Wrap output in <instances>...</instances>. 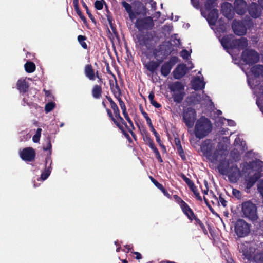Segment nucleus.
Instances as JSON below:
<instances>
[{"instance_id":"nucleus-1","label":"nucleus","mask_w":263,"mask_h":263,"mask_svg":"<svg viewBox=\"0 0 263 263\" xmlns=\"http://www.w3.org/2000/svg\"><path fill=\"white\" fill-rule=\"evenodd\" d=\"M223 143H217L215 140L206 139L202 143L200 147L203 155L211 163L215 164L218 159L228 154L229 139L223 138Z\"/></svg>"},{"instance_id":"nucleus-2","label":"nucleus","mask_w":263,"mask_h":263,"mask_svg":"<svg viewBox=\"0 0 263 263\" xmlns=\"http://www.w3.org/2000/svg\"><path fill=\"white\" fill-rule=\"evenodd\" d=\"M216 1L207 0L204 8L201 9L202 15L206 18L211 26L216 25L218 16V10L215 8L217 6Z\"/></svg>"},{"instance_id":"nucleus-3","label":"nucleus","mask_w":263,"mask_h":263,"mask_svg":"<svg viewBox=\"0 0 263 263\" xmlns=\"http://www.w3.org/2000/svg\"><path fill=\"white\" fill-rule=\"evenodd\" d=\"M212 129L210 121L205 117H201L196 123L194 133L197 138L202 139L208 135Z\"/></svg>"},{"instance_id":"nucleus-4","label":"nucleus","mask_w":263,"mask_h":263,"mask_svg":"<svg viewBox=\"0 0 263 263\" xmlns=\"http://www.w3.org/2000/svg\"><path fill=\"white\" fill-rule=\"evenodd\" d=\"M242 217L254 221L257 220V208L256 205L250 200L243 202L241 206Z\"/></svg>"},{"instance_id":"nucleus-5","label":"nucleus","mask_w":263,"mask_h":263,"mask_svg":"<svg viewBox=\"0 0 263 263\" xmlns=\"http://www.w3.org/2000/svg\"><path fill=\"white\" fill-rule=\"evenodd\" d=\"M220 42L224 48H234L242 49L248 46L247 40L244 37L231 41L229 37L226 36L222 38Z\"/></svg>"},{"instance_id":"nucleus-6","label":"nucleus","mask_w":263,"mask_h":263,"mask_svg":"<svg viewBox=\"0 0 263 263\" xmlns=\"http://www.w3.org/2000/svg\"><path fill=\"white\" fill-rule=\"evenodd\" d=\"M252 166L255 172L248 181L247 187H251L259 178L263 176V162L256 160L252 162Z\"/></svg>"},{"instance_id":"nucleus-7","label":"nucleus","mask_w":263,"mask_h":263,"mask_svg":"<svg viewBox=\"0 0 263 263\" xmlns=\"http://www.w3.org/2000/svg\"><path fill=\"white\" fill-rule=\"evenodd\" d=\"M235 231L238 237H245L249 233L250 227L245 221L240 219L236 223Z\"/></svg>"},{"instance_id":"nucleus-8","label":"nucleus","mask_w":263,"mask_h":263,"mask_svg":"<svg viewBox=\"0 0 263 263\" xmlns=\"http://www.w3.org/2000/svg\"><path fill=\"white\" fill-rule=\"evenodd\" d=\"M242 60L247 64H252L256 63L259 60L258 54L252 50H246L244 51L241 55Z\"/></svg>"},{"instance_id":"nucleus-9","label":"nucleus","mask_w":263,"mask_h":263,"mask_svg":"<svg viewBox=\"0 0 263 263\" xmlns=\"http://www.w3.org/2000/svg\"><path fill=\"white\" fill-rule=\"evenodd\" d=\"M196 116V111L192 108H188L184 111L183 120L187 127H192L193 126Z\"/></svg>"},{"instance_id":"nucleus-10","label":"nucleus","mask_w":263,"mask_h":263,"mask_svg":"<svg viewBox=\"0 0 263 263\" xmlns=\"http://www.w3.org/2000/svg\"><path fill=\"white\" fill-rule=\"evenodd\" d=\"M35 150L31 147L24 148L20 153L21 159L24 161L28 162L33 161L35 158Z\"/></svg>"},{"instance_id":"nucleus-11","label":"nucleus","mask_w":263,"mask_h":263,"mask_svg":"<svg viewBox=\"0 0 263 263\" xmlns=\"http://www.w3.org/2000/svg\"><path fill=\"white\" fill-rule=\"evenodd\" d=\"M227 175L231 182L235 183L239 179L241 174L240 170L235 164H232Z\"/></svg>"},{"instance_id":"nucleus-12","label":"nucleus","mask_w":263,"mask_h":263,"mask_svg":"<svg viewBox=\"0 0 263 263\" xmlns=\"http://www.w3.org/2000/svg\"><path fill=\"white\" fill-rule=\"evenodd\" d=\"M227 155L221 158V159H218L217 162L219 164L218 166L219 172L222 175H225L228 173V171L230 169V166L232 164H234L232 162H230L226 158Z\"/></svg>"},{"instance_id":"nucleus-13","label":"nucleus","mask_w":263,"mask_h":263,"mask_svg":"<svg viewBox=\"0 0 263 263\" xmlns=\"http://www.w3.org/2000/svg\"><path fill=\"white\" fill-rule=\"evenodd\" d=\"M109 101L110 103L111 107L112 109L115 116V118H112V120L117 126L120 127V123H122V124H124V120L120 116L119 110L116 104L111 99H109Z\"/></svg>"},{"instance_id":"nucleus-14","label":"nucleus","mask_w":263,"mask_h":263,"mask_svg":"<svg viewBox=\"0 0 263 263\" xmlns=\"http://www.w3.org/2000/svg\"><path fill=\"white\" fill-rule=\"evenodd\" d=\"M178 62V58L176 57L171 58L169 61L164 63L161 67V72L162 75L166 77L170 73L173 66Z\"/></svg>"},{"instance_id":"nucleus-15","label":"nucleus","mask_w":263,"mask_h":263,"mask_svg":"<svg viewBox=\"0 0 263 263\" xmlns=\"http://www.w3.org/2000/svg\"><path fill=\"white\" fill-rule=\"evenodd\" d=\"M234 10L238 15L244 14L247 10V4L244 0H235Z\"/></svg>"},{"instance_id":"nucleus-16","label":"nucleus","mask_w":263,"mask_h":263,"mask_svg":"<svg viewBox=\"0 0 263 263\" xmlns=\"http://www.w3.org/2000/svg\"><path fill=\"white\" fill-rule=\"evenodd\" d=\"M232 27L234 32L238 35H243L246 33V27L242 22L234 20Z\"/></svg>"},{"instance_id":"nucleus-17","label":"nucleus","mask_w":263,"mask_h":263,"mask_svg":"<svg viewBox=\"0 0 263 263\" xmlns=\"http://www.w3.org/2000/svg\"><path fill=\"white\" fill-rule=\"evenodd\" d=\"M188 69L185 64H179L174 70L173 73L174 78L179 79L183 77L187 72Z\"/></svg>"},{"instance_id":"nucleus-18","label":"nucleus","mask_w":263,"mask_h":263,"mask_svg":"<svg viewBox=\"0 0 263 263\" xmlns=\"http://www.w3.org/2000/svg\"><path fill=\"white\" fill-rule=\"evenodd\" d=\"M248 12L250 15L254 18L258 17L261 14V9L258 5L254 2H252L248 8Z\"/></svg>"},{"instance_id":"nucleus-19","label":"nucleus","mask_w":263,"mask_h":263,"mask_svg":"<svg viewBox=\"0 0 263 263\" xmlns=\"http://www.w3.org/2000/svg\"><path fill=\"white\" fill-rule=\"evenodd\" d=\"M232 8V5L228 2L224 3L221 5L222 13L228 19H232L234 16Z\"/></svg>"},{"instance_id":"nucleus-20","label":"nucleus","mask_w":263,"mask_h":263,"mask_svg":"<svg viewBox=\"0 0 263 263\" xmlns=\"http://www.w3.org/2000/svg\"><path fill=\"white\" fill-rule=\"evenodd\" d=\"M29 84L26 79H20L16 83V88L21 93L24 94L27 92L29 89Z\"/></svg>"},{"instance_id":"nucleus-21","label":"nucleus","mask_w":263,"mask_h":263,"mask_svg":"<svg viewBox=\"0 0 263 263\" xmlns=\"http://www.w3.org/2000/svg\"><path fill=\"white\" fill-rule=\"evenodd\" d=\"M84 73L86 77L91 81L95 80L96 77H98L97 72L96 74L92 66L89 64H87L85 66Z\"/></svg>"},{"instance_id":"nucleus-22","label":"nucleus","mask_w":263,"mask_h":263,"mask_svg":"<svg viewBox=\"0 0 263 263\" xmlns=\"http://www.w3.org/2000/svg\"><path fill=\"white\" fill-rule=\"evenodd\" d=\"M234 144L237 153V155L236 156V159H238V156L243 153L246 149L245 146V143L241 140L240 138L238 137L235 139Z\"/></svg>"},{"instance_id":"nucleus-23","label":"nucleus","mask_w":263,"mask_h":263,"mask_svg":"<svg viewBox=\"0 0 263 263\" xmlns=\"http://www.w3.org/2000/svg\"><path fill=\"white\" fill-rule=\"evenodd\" d=\"M192 86L194 89L199 90L204 88L205 83L203 81V77H195L192 82Z\"/></svg>"},{"instance_id":"nucleus-24","label":"nucleus","mask_w":263,"mask_h":263,"mask_svg":"<svg viewBox=\"0 0 263 263\" xmlns=\"http://www.w3.org/2000/svg\"><path fill=\"white\" fill-rule=\"evenodd\" d=\"M162 60H158V61H149L145 64V66L151 72H154L159 67Z\"/></svg>"},{"instance_id":"nucleus-25","label":"nucleus","mask_w":263,"mask_h":263,"mask_svg":"<svg viewBox=\"0 0 263 263\" xmlns=\"http://www.w3.org/2000/svg\"><path fill=\"white\" fill-rule=\"evenodd\" d=\"M180 205L184 213L190 219H192L194 217V214L191 209L187 205V204L183 201L181 200Z\"/></svg>"},{"instance_id":"nucleus-26","label":"nucleus","mask_w":263,"mask_h":263,"mask_svg":"<svg viewBox=\"0 0 263 263\" xmlns=\"http://www.w3.org/2000/svg\"><path fill=\"white\" fill-rule=\"evenodd\" d=\"M169 88L173 92L184 91L183 85L179 82H176L170 85Z\"/></svg>"},{"instance_id":"nucleus-27","label":"nucleus","mask_w":263,"mask_h":263,"mask_svg":"<svg viewBox=\"0 0 263 263\" xmlns=\"http://www.w3.org/2000/svg\"><path fill=\"white\" fill-rule=\"evenodd\" d=\"M24 68L27 72L32 73L35 70L36 66L33 62L27 61L24 65Z\"/></svg>"},{"instance_id":"nucleus-28","label":"nucleus","mask_w":263,"mask_h":263,"mask_svg":"<svg viewBox=\"0 0 263 263\" xmlns=\"http://www.w3.org/2000/svg\"><path fill=\"white\" fill-rule=\"evenodd\" d=\"M101 92L102 88L100 86L96 85L93 86L92 90V95L95 98H99L101 96Z\"/></svg>"},{"instance_id":"nucleus-29","label":"nucleus","mask_w":263,"mask_h":263,"mask_svg":"<svg viewBox=\"0 0 263 263\" xmlns=\"http://www.w3.org/2000/svg\"><path fill=\"white\" fill-rule=\"evenodd\" d=\"M184 91L173 92V97L175 102L179 103L183 98Z\"/></svg>"},{"instance_id":"nucleus-30","label":"nucleus","mask_w":263,"mask_h":263,"mask_svg":"<svg viewBox=\"0 0 263 263\" xmlns=\"http://www.w3.org/2000/svg\"><path fill=\"white\" fill-rule=\"evenodd\" d=\"M121 4L126 12L128 13L129 17H132V6L125 1H122Z\"/></svg>"},{"instance_id":"nucleus-31","label":"nucleus","mask_w":263,"mask_h":263,"mask_svg":"<svg viewBox=\"0 0 263 263\" xmlns=\"http://www.w3.org/2000/svg\"><path fill=\"white\" fill-rule=\"evenodd\" d=\"M86 37L83 35H79L78 36V41L81 46L85 49H87V45L86 43Z\"/></svg>"},{"instance_id":"nucleus-32","label":"nucleus","mask_w":263,"mask_h":263,"mask_svg":"<svg viewBox=\"0 0 263 263\" xmlns=\"http://www.w3.org/2000/svg\"><path fill=\"white\" fill-rule=\"evenodd\" d=\"M50 154H48L45 158V168H47L52 170L51 165L52 163Z\"/></svg>"},{"instance_id":"nucleus-33","label":"nucleus","mask_w":263,"mask_h":263,"mask_svg":"<svg viewBox=\"0 0 263 263\" xmlns=\"http://www.w3.org/2000/svg\"><path fill=\"white\" fill-rule=\"evenodd\" d=\"M42 129L38 128L36 130L35 134L32 137V141L34 143H37L39 142L40 137L41 136Z\"/></svg>"},{"instance_id":"nucleus-34","label":"nucleus","mask_w":263,"mask_h":263,"mask_svg":"<svg viewBox=\"0 0 263 263\" xmlns=\"http://www.w3.org/2000/svg\"><path fill=\"white\" fill-rule=\"evenodd\" d=\"M51 170L49 168H45L44 171L42 173L41 179L42 180H45L50 175Z\"/></svg>"},{"instance_id":"nucleus-35","label":"nucleus","mask_w":263,"mask_h":263,"mask_svg":"<svg viewBox=\"0 0 263 263\" xmlns=\"http://www.w3.org/2000/svg\"><path fill=\"white\" fill-rule=\"evenodd\" d=\"M43 149L44 151H48V154H50V155H51L52 145H51L50 139L49 138H48L47 139V143L46 144V145H44L43 146Z\"/></svg>"},{"instance_id":"nucleus-36","label":"nucleus","mask_w":263,"mask_h":263,"mask_svg":"<svg viewBox=\"0 0 263 263\" xmlns=\"http://www.w3.org/2000/svg\"><path fill=\"white\" fill-rule=\"evenodd\" d=\"M55 107V104L53 102L47 103L45 106V110L46 112H49Z\"/></svg>"},{"instance_id":"nucleus-37","label":"nucleus","mask_w":263,"mask_h":263,"mask_svg":"<svg viewBox=\"0 0 263 263\" xmlns=\"http://www.w3.org/2000/svg\"><path fill=\"white\" fill-rule=\"evenodd\" d=\"M178 143H176V144H177V148H178V153H179V155L181 157V158H182L183 160H185V157L184 155V154H183V149L180 144V141L178 140ZM176 142H177L176 141Z\"/></svg>"},{"instance_id":"nucleus-38","label":"nucleus","mask_w":263,"mask_h":263,"mask_svg":"<svg viewBox=\"0 0 263 263\" xmlns=\"http://www.w3.org/2000/svg\"><path fill=\"white\" fill-rule=\"evenodd\" d=\"M242 247L243 245H241L240 247V250L243 253V255L247 259H250L251 257V252L244 250Z\"/></svg>"},{"instance_id":"nucleus-39","label":"nucleus","mask_w":263,"mask_h":263,"mask_svg":"<svg viewBox=\"0 0 263 263\" xmlns=\"http://www.w3.org/2000/svg\"><path fill=\"white\" fill-rule=\"evenodd\" d=\"M258 190L263 198V180H260V181L258 183Z\"/></svg>"},{"instance_id":"nucleus-40","label":"nucleus","mask_w":263,"mask_h":263,"mask_svg":"<svg viewBox=\"0 0 263 263\" xmlns=\"http://www.w3.org/2000/svg\"><path fill=\"white\" fill-rule=\"evenodd\" d=\"M156 137V141L157 142L159 143V144L160 145V146L162 147V148L163 149V150L164 151V152H166V148L162 144V142H161V140L160 139V136H159V135H156L155 136Z\"/></svg>"},{"instance_id":"nucleus-41","label":"nucleus","mask_w":263,"mask_h":263,"mask_svg":"<svg viewBox=\"0 0 263 263\" xmlns=\"http://www.w3.org/2000/svg\"><path fill=\"white\" fill-rule=\"evenodd\" d=\"M95 7L98 10H101L103 8V4L100 1H96L95 3Z\"/></svg>"},{"instance_id":"nucleus-42","label":"nucleus","mask_w":263,"mask_h":263,"mask_svg":"<svg viewBox=\"0 0 263 263\" xmlns=\"http://www.w3.org/2000/svg\"><path fill=\"white\" fill-rule=\"evenodd\" d=\"M232 193L233 195L238 199L240 198L241 196L240 192L237 189H233Z\"/></svg>"},{"instance_id":"nucleus-43","label":"nucleus","mask_w":263,"mask_h":263,"mask_svg":"<svg viewBox=\"0 0 263 263\" xmlns=\"http://www.w3.org/2000/svg\"><path fill=\"white\" fill-rule=\"evenodd\" d=\"M118 101L122 112L126 111V106L123 101L121 99H118Z\"/></svg>"},{"instance_id":"nucleus-44","label":"nucleus","mask_w":263,"mask_h":263,"mask_svg":"<svg viewBox=\"0 0 263 263\" xmlns=\"http://www.w3.org/2000/svg\"><path fill=\"white\" fill-rule=\"evenodd\" d=\"M180 55L183 59H186L190 56V53L187 50H184L181 51Z\"/></svg>"},{"instance_id":"nucleus-45","label":"nucleus","mask_w":263,"mask_h":263,"mask_svg":"<svg viewBox=\"0 0 263 263\" xmlns=\"http://www.w3.org/2000/svg\"><path fill=\"white\" fill-rule=\"evenodd\" d=\"M152 182L155 184V185L160 190L163 189V186L160 183H158L156 180L153 179V178H151Z\"/></svg>"},{"instance_id":"nucleus-46","label":"nucleus","mask_w":263,"mask_h":263,"mask_svg":"<svg viewBox=\"0 0 263 263\" xmlns=\"http://www.w3.org/2000/svg\"><path fill=\"white\" fill-rule=\"evenodd\" d=\"M123 114L124 116V118L126 119V120L128 122V123L130 124V125H133V123H132V120H130V118L129 117L128 115V114L126 111H125V112H123Z\"/></svg>"},{"instance_id":"nucleus-47","label":"nucleus","mask_w":263,"mask_h":263,"mask_svg":"<svg viewBox=\"0 0 263 263\" xmlns=\"http://www.w3.org/2000/svg\"><path fill=\"white\" fill-rule=\"evenodd\" d=\"M219 204L221 203V204L223 206L225 207L227 205V201L221 197H219V200L218 201Z\"/></svg>"},{"instance_id":"nucleus-48","label":"nucleus","mask_w":263,"mask_h":263,"mask_svg":"<svg viewBox=\"0 0 263 263\" xmlns=\"http://www.w3.org/2000/svg\"><path fill=\"white\" fill-rule=\"evenodd\" d=\"M184 180L186 183V184L190 187V186H193V184L194 183L192 181H191L189 178L184 177L183 178Z\"/></svg>"},{"instance_id":"nucleus-49","label":"nucleus","mask_w":263,"mask_h":263,"mask_svg":"<svg viewBox=\"0 0 263 263\" xmlns=\"http://www.w3.org/2000/svg\"><path fill=\"white\" fill-rule=\"evenodd\" d=\"M155 154L156 155V158L158 159V161L160 162H163L162 159L161 158L160 154L159 153L158 151H156V152H155Z\"/></svg>"},{"instance_id":"nucleus-50","label":"nucleus","mask_w":263,"mask_h":263,"mask_svg":"<svg viewBox=\"0 0 263 263\" xmlns=\"http://www.w3.org/2000/svg\"><path fill=\"white\" fill-rule=\"evenodd\" d=\"M148 145L150 148L153 150L154 153L156 152V151H158V149L155 147L154 144L152 142H150Z\"/></svg>"},{"instance_id":"nucleus-51","label":"nucleus","mask_w":263,"mask_h":263,"mask_svg":"<svg viewBox=\"0 0 263 263\" xmlns=\"http://www.w3.org/2000/svg\"><path fill=\"white\" fill-rule=\"evenodd\" d=\"M193 6L196 8H199V2L196 0H191Z\"/></svg>"},{"instance_id":"nucleus-52","label":"nucleus","mask_w":263,"mask_h":263,"mask_svg":"<svg viewBox=\"0 0 263 263\" xmlns=\"http://www.w3.org/2000/svg\"><path fill=\"white\" fill-rule=\"evenodd\" d=\"M23 105H28L30 106L31 105V102H29L28 101L27 99H26L25 98H23Z\"/></svg>"},{"instance_id":"nucleus-53","label":"nucleus","mask_w":263,"mask_h":263,"mask_svg":"<svg viewBox=\"0 0 263 263\" xmlns=\"http://www.w3.org/2000/svg\"><path fill=\"white\" fill-rule=\"evenodd\" d=\"M196 198H197V200H199V201H201L202 200V198L200 196V194L198 192V191H196V192L194 193Z\"/></svg>"},{"instance_id":"nucleus-54","label":"nucleus","mask_w":263,"mask_h":263,"mask_svg":"<svg viewBox=\"0 0 263 263\" xmlns=\"http://www.w3.org/2000/svg\"><path fill=\"white\" fill-rule=\"evenodd\" d=\"M108 21H109V25H110V28H111V30H112V32H113L114 33H116V29H115V28L113 26V25H112V23H111V20H110L109 18H108Z\"/></svg>"},{"instance_id":"nucleus-55","label":"nucleus","mask_w":263,"mask_h":263,"mask_svg":"<svg viewBox=\"0 0 263 263\" xmlns=\"http://www.w3.org/2000/svg\"><path fill=\"white\" fill-rule=\"evenodd\" d=\"M151 103L153 106H154L156 108H159L161 106L160 104L157 103L155 100H154V101L151 102Z\"/></svg>"},{"instance_id":"nucleus-56","label":"nucleus","mask_w":263,"mask_h":263,"mask_svg":"<svg viewBox=\"0 0 263 263\" xmlns=\"http://www.w3.org/2000/svg\"><path fill=\"white\" fill-rule=\"evenodd\" d=\"M82 6H83L84 8H85L86 10V12H87V13L89 15H90V12L88 10V8L86 5V4L85 3V2H84L83 1L82 2Z\"/></svg>"},{"instance_id":"nucleus-57","label":"nucleus","mask_w":263,"mask_h":263,"mask_svg":"<svg viewBox=\"0 0 263 263\" xmlns=\"http://www.w3.org/2000/svg\"><path fill=\"white\" fill-rule=\"evenodd\" d=\"M226 24H221L218 29H219V30L221 31H224L226 29Z\"/></svg>"},{"instance_id":"nucleus-58","label":"nucleus","mask_w":263,"mask_h":263,"mask_svg":"<svg viewBox=\"0 0 263 263\" xmlns=\"http://www.w3.org/2000/svg\"><path fill=\"white\" fill-rule=\"evenodd\" d=\"M134 253L136 255V258L137 259H140L142 258V256L139 252H135Z\"/></svg>"},{"instance_id":"nucleus-59","label":"nucleus","mask_w":263,"mask_h":263,"mask_svg":"<svg viewBox=\"0 0 263 263\" xmlns=\"http://www.w3.org/2000/svg\"><path fill=\"white\" fill-rule=\"evenodd\" d=\"M189 187L190 188V189L192 191V192L193 193H195L196 191H197V187L195 186V185H194V183L193 184V186H190Z\"/></svg>"},{"instance_id":"nucleus-60","label":"nucleus","mask_w":263,"mask_h":263,"mask_svg":"<svg viewBox=\"0 0 263 263\" xmlns=\"http://www.w3.org/2000/svg\"><path fill=\"white\" fill-rule=\"evenodd\" d=\"M148 98H149V100L151 101V102L152 101H154V94L153 93H151L148 96Z\"/></svg>"},{"instance_id":"nucleus-61","label":"nucleus","mask_w":263,"mask_h":263,"mask_svg":"<svg viewBox=\"0 0 263 263\" xmlns=\"http://www.w3.org/2000/svg\"><path fill=\"white\" fill-rule=\"evenodd\" d=\"M227 122L230 126H234L235 125V122L233 120H228Z\"/></svg>"},{"instance_id":"nucleus-62","label":"nucleus","mask_w":263,"mask_h":263,"mask_svg":"<svg viewBox=\"0 0 263 263\" xmlns=\"http://www.w3.org/2000/svg\"><path fill=\"white\" fill-rule=\"evenodd\" d=\"M146 121L147 124L148 125L149 127L153 126L150 118L147 119V120Z\"/></svg>"},{"instance_id":"nucleus-63","label":"nucleus","mask_w":263,"mask_h":263,"mask_svg":"<svg viewBox=\"0 0 263 263\" xmlns=\"http://www.w3.org/2000/svg\"><path fill=\"white\" fill-rule=\"evenodd\" d=\"M73 5L74 6L75 9H78V0H73Z\"/></svg>"},{"instance_id":"nucleus-64","label":"nucleus","mask_w":263,"mask_h":263,"mask_svg":"<svg viewBox=\"0 0 263 263\" xmlns=\"http://www.w3.org/2000/svg\"><path fill=\"white\" fill-rule=\"evenodd\" d=\"M162 192L164 193V194L167 196V197H169L170 196V195L169 194L165 191V189L163 187V189H160Z\"/></svg>"}]
</instances>
